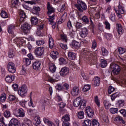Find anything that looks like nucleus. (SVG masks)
<instances>
[{
    "label": "nucleus",
    "instance_id": "32",
    "mask_svg": "<svg viewBox=\"0 0 126 126\" xmlns=\"http://www.w3.org/2000/svg\"><path fill=\"white\" fill-rule=\"evenodd\" d=\"M32 24L33 25H37L38 24V19L36 17H32L31 20Z\"/></svg>",
    "mask_w": 126,
    "mask_h": 126
},
{
    "label": "nucleus",
    "instance_id": "46",
    "mask_svg": "<svg viewBox=\"0 0 126 126\" xmlns=\"http://www.w3.org/2000/svg\"><path fill=\"white\" fill-rule=\"evenodd\" d=\"M61 40H62L63 42H64L65 43H66V42H67V37L66 36V35L61 34Z\"/></svg>",
    "mask_w": 126,
    "mask_h": 126
},
{
    "label": "nucleus",
    "instance_id": "50",
    "mask_svg": "<svg viewBox=\"0 0 126 126\" xmlns=\"http://www.w3.org/2000/svg\"><path fill=\"white\" fill-rule=\"evenodd\" d=\"M115 90H116L115 88L113 87L112 86H109L108 89V94H111Z\"/></svg>",
    "mask_w": 126,
    "mask_h": 126
},
{
    "label": "nucleus",
    "instance_id": "30",
    "mask_svg": "<svg viewBox=\"0 0 126 126\" xmlns=\"http://www.w3.org/2000/svg\"><path fill=\"white\" fill-rule=\"evenodd\" d=\"M101 52H102V55L103 57H106L109 54V52L108 51V50H107V49L104 47H101Z\"/></svg>",
    "mask_w": 126,
    "mask_h": 126
},
{
    "label": "nucleus",
    "instance_id": "31",
    "mask_svg": "<svg viewBox=\"0 0 126 126\" xmlns=\"http://www.w3.org/2000/svg\"><path fill=\"white\" fill-rule=\"evenodd\" d=\"M43 121L45 124H47V125H48L49 126H56V125H55V124H54V123L51 121H49V120L47 119V118H44L43 119Z\"/></svg>",
    "mask_w": 126,
    "mask_h": 126
},
{
    "label": "nucleus",
    "instance_id": "44",
    "mask_svg": "<svg viewBox=\"0 0 126 126\" xmlns=\"http://www.w3.org/2000/svg\"><path fill=\"white\" fill-rule=\"evenodd\" d=\"M92 126H101L100 123L97 121L96 119H94L92 122Z\"/></svg>",
    "mask_w": 126,
    "mask_h": 126
},
{
    "label": "nucleus",
    "instance_id": "15",
    "mask_svg": "<svg viewBox=\"0 0 126 126\" xmlns=\"http://www.w3.org/2000/svg\"><path fill=\"white\" fill-rule=\"evenodd\" d=\"M83 53L84 55H86L87 56H88V57H89V58H93V55L94 53H93L92 51H90L89 49H84L83 51Z\"/></svg>",
    "mask_w": 126,
    "mask_h": 126
},
{
    "label": "nucleus",
    "instance_id": "54",
    "mask_svg": "<svg viewBox=\"0 0 126 126\" xmlns=\"http://www.w3.org/2000/svg\"><path fill=\"white\" fill-rule=\"evenodd\" d=\"M83 25H82V24H81V23H79L78 22H76L75 23V27L76 28V29H80V28H81L82 27Z\"/></svg>",
    "mask_w": 126,
    "mask_h": 126
},
{
    "label": "nucleus",
    "instance_id": "16",
    "mask_svg": "<svg viewBox=\"0 0 126 126\" xmlns=\"http://www.w3.org/2000/svg\"><path fill=\"white\" fill-rule=\"evenodd\" d=\"M41 66V63L39 61H36L34 62L32 64V67L35 70H39L40 67Z\"/></svg>",
    "mask_w": 126,
    "mask_h": 126
},
{
    "label": "nucleus",
    "instance_id": "59",
    "mask_svg": "<svg viewBox=\"0 0 126 126\" xmlns=\"http://www.w3.org/2000/svg\"><path fill=\"white\" fill-rule=\"evenodd\" d=\"M59 63L60 64H64L66 63V61L63 58H61L59 59Z\"/></svg>",
    "mask_w": 126,
    "mask_h": 126
},
{
    "label": "nucleus",
    "instance_id": "58",
    "mask_svg": "<svg viewBox=\"0 0 126 126\" xmlns=\"http://www.w3.org/2000/svg\"><path fill=\"white\" fill-rule=\"evenodd\" d=\"M104 24L105 25L106 29H107V30H110V29H111V25L108 23V21H106Z\"/></svg>",
    "mask_w": 126,
    "mask_h": 126
},
{
    "label": "nucleus",
    "instance_id": "25",
    "mask_svg": "<svg viewBox=\"0 0 126 126\" xmlns=\"http://www.w3.org/2000/svg\"><path fill=\"white\" fill-rule=\"evenodd\" d=\"M93 82L94 86H99L100 85V78L98 77L94 78Z\"/></svg>",
    "mask_w": 126,
    "mask_h": 126
},
{
    "label": "nucleus",
    "instance_id": "55",
    "mask_svg": "<svg viewBox=\"0 0 126 126\" xmlns=\"http://www.w3.org/2000/svg\"><path fill=\"white\" fill-rule=\"evenodd\" d=\"M55 14H53L52 16H49V21L50 22V24H53L54 23V20H55Z\"/></svg>",
    "mask_w": 126,
    "mask_h": 126
},
{
    "label": "nucleus",
    "instance_id": "4",
    "mask_svg": "<svg viewBox=\"0 0 126 126\" xmlns=\"http://www.w3.org/2000/svg\"><path fill=\"white\" fill-rule=\"evenodd\" d=\"M14 115L16 117L24 118V117H25V111H24L22 108H20L14 112Z\"/></svg>",
    "mask_w": 126,
    "mask_h": 126
},
{
    "label": "nucleus",
    "instance_id": "64",
    "mask_svg": "<svg viewBox=\"0 0 126 126\" xmlns=\"http://www.w3.org/2000/svg\"><path fill=\"white\" fill-rule=\"evenodd\" d=\"M9 101H14L16 99V97L14 95H10L8 97Z\"/></svg>",
    "mask_w": 126,
    "mask_h": 126
},
{
    "label": "nucleus",
    "instance_id": "56",
    "mask_svg": "<svg viewBox=\"0 0 126 126\" xmlns=\"http://www.w3.org/2000/svg\"><path fill=\"white\" fill-rule=\"evenodd\" d=\"M119 107H124L125 105V101L124 100H119L117 103Z\"/></svg>",
    "mask_w": 126,
    "mask_h": 126
},
{
    "label": "nucleus",
    "instance_id": "3",
    "mask_svg": "<svg viewBox=\"0 0 126 126\" xmlns=\"http://www.w3.org/2000/svg\"><path fill=\"white\" fill-rule=\"evenodd\" d=\"M31 28H32V26L27 22L24 23L21 27L22 31L25 34H28V33H30Z\"/></svg>",
    "mask_w": 126,
    "mask_h": 126
},
{
    "label": "nucleus",
    "instance_id": "40",
    "mask_svg": "<svg viewBox=\"0 0 126 126\" xmlns=\"http://www.w3.org/2000/svg\"><path fill=\"white\" fill-rule=\"evenodd\" d=\"M77 117L78 119H82L84 118V112L83 111H79L78 112Z\"/></svg>",
    "mask_w": 126,
    "mask_h": 126
},
{
    "label": "nucleus",
    "instance_id": "47",
    "mask_svg": "<svg viewBox=\"0 0 126 126\" xmlns=\"http://www.w3.org/2000/svg\"><path fill=\"white\" fill-rule=\"evenodd\" d=\"M0 15L2 18H7L8 17L7 13L5 11H2L0 13Z\"/></svg>",
    "mask_w": 126,
    "mask_h": 126
},
{
    "label": "nucleus",
    "instance_id": "26",
    "mask_svg": "<svg viewBox=\"0 0 126 126\" xmlns=\"http://www.w3.org/2000/svg\"><path fill=\"white\" fill-rule=\"evenodd\" d=\"M62 121L63 123H68L70 121V118L69 115L68 114L64 115L62 118Z\"/></svg>",
    "mask_w": 126,
    "mask_h": 126
},
{
    "label": "nucleus",
    "instance_id": "6",
    "mask_svg": "<svg viewBox=\"0 0 126 126\" xmlns=\"http://www.w3.org/2000/svg\"><path fill=\"white\" fill-rule=\"evenodd\" d=\"M7 68L9 72L11 73H15L16 71L15 64L12 62H9L7 64Z\"/></svg>",
    "mask_w": 126,
    "mask_h": 126
},
{
    "label": "nucleus",
    "instance_id": "18",
    "mask_svg": "<svg viewBox=\"0 0 126 126\" xmlns=\"http://www.w3.org/2000/svg\"><path fill=\"white\" fill-rule=\"evenodd\" d=\"M17 44H19V45H23V44H25L26 43V41H27V39L25 37H21L16 39Z\"/></svg>",
    "mask_w": 126,
    "mask_h": 126
},
{
    "label": "nucleus",
    "instance_id": "1",
    "mask_svg": "<svg viewBox=\"0 0 126 126\" xmlns=\"http://www.w3.org/2000/svg\"><path fill=\"white\" fill-rule=\"evenodd\" d=\"M75 6L77 7L80 12H83V11H85L87 9V5L85 2L82 0H77V3L75 4Z\"/></svg>",
    "mask_w": 126,
    "mask_h": 126
},
{
    "label": "nucleus",
    "instance_id": "53",
    "mask_svg": "<svg viewBox=\"0 0 126 126\" xmlns=\"http://www.w3.org/2000/svg\"><path fill=\"white\" fill-rule=\"evenodd\" d=\"M118 9L122 14H124L125 13V10L124 9L123 6H122V5L120 4H119L118 6Z\"/></svg>",
    "mask_w": 126,
    "mask_h": 126
},
{
    "label": "nucleus",
    "instance_id": "43",
    "mask_svg": "<svg viewBox=\"0 0 126 126\" xmlns=\"http://www.w3.org/2000/svg\"><path fill=\"white\" fill-rule=\"evenodd\" d=\"M119 95H120V93H118V92L112 94L111 95L112 101H115V99H116V98H117V97H119Z\"/></svg>",
    "mask_w": 126,
    "mask_h": 126
},
{
    "label": "nucleus",
    "instance_id": "27",
    "mask_svg": "<svg viewBox=\"0 0 126 126\" xmlns=\"http://www.w3.org/2000/svg\"><path fill=\"white\" fill-rule=\"evenodd\" d=\"M55 44V42L54 41V39H53V37H49V48L50 49H53L54 48V45Z\"/></svg>",
    "mask_w": 126,
    "mask_h": 126
},
{
    "label": "nucleus",
    "instance_id": "24",
    "mask_svg": "<svg viewBox=\"0 0 126 126\" xmlns=\"http://www.w3.org/2000/svg\"><path fill=\"white\" fill-rule=\"evenodd\" d=\"M41 10V8L38 6H34L33 8L32 13L36 15H39V11Z\"/></svg>",
    "mask_w": 126,
    "mask_h": 126
},
{
    "label": "nucleus",
    "instance_id": "39",
    "mask_svg": "<svg viewBox=\"0 0 126 126\" xmlns=\"http://www.w3.org/2000/svg\"><path fill=\"white\" fill-rule=\"evenodd\" d=\"M103 104L106 110L109 109L110 108V107H111V103L108 101L104 100L103 102Z\"/></svg>",
    "mask_w": 126,
    "mask_h": 126
},
{
    "label": "nucleus",
    "instance_id": "7",
    "mask_svg": "<svg viewBox=\"0 0 126 126\" xmlns=\"http://www.w3.org/2000/svg\"><path fill=\"white\" fill-rule=\"evenodd\" d=\"M68 73H69V68L67 67H63L60 71V75L63 77H65L66 75H68Z\"/></svg>",
    "mask_w": 126,
    "mask_h": 126
},
{
    "label": "nucleus",
    "instance_id": "9",
    "mask_svg": "<svg viewBox=\"0 0 126 126\" xmlns=\"http://www.w3.org/2000/svg\"><path fill=\"white\" fill-rule=\"evenodd\" d=\"M19 15H20V20L19 21V24L20 25L22 24V23H24L25 22V19L26 18V14L23 11H20L19 12Z\"/></svg>",
    "mask_w": 126,
    "mask_h": 126
},
{
    "label": "nucleus",
    "instance_id": "14",
    "mask_svg": "<svg viewBox=\"0 0 126 126\" xmlns=\"http://www.w3.org/2000/svg\"><path fill=\"white\" fill-rule=\"evenodd\" d=\"M47 14H48V15H51L52 13L55 12V8H54V7L51 5L49 2H47Z\"/></svg>",
    "mask_w": 126,
    "mask_h": 126
},
{
    "label": "nucleus",
    "instance_id": "2",
    "mask_svg": "<svg viewBox=\"0 0 126 126\" xmlns=\"http://www.w3.org/2000/svg\"><path fill=\"white\" fill-rule=\"evenodd\" d=\"M110 67L113 69L112 74L113 75H118V74H120L121 67H120L119 65L116 63H111L110 64Z\"/></svg>",
    "mask_w": 126,
    "mask_h": 126
},
{
    "label": "nucleus",
    "instance_id": "41",
    "mask_svg": "<svg viewBox=\"0 0 126 126\" xmlns=\"http://www.w3.org/2000/svg\"><path fill=\"white\" fill-rule=\"evenodd\" d=\"M45 78L46 80L49 82H55V79H53L51 76L47 74L45 75Z\"/></svg>",
    "mask_w": 126,
    "mask_h": 126
},
{
    "label": "nucleus",
    "instance_id": "57",
    "mask_svg": "<svg viewBox=\"0 0 126 126\" xmlns=\"http://www.w3.org/2000/svg\"><path fill=\"white\" fill-rule=\"evenodd\" d=\"M118 111H119V109L111 108L110 109V112L111 114H116V113H118Z\"/></svg>",
    "mask_w": 126,
    "mask_h": 126
},
{
    "label": "nucleus",
    "instance_id": "8",
    "mask_svg": "<svg viewBox=\"0 0 126 126\" xmlns=\"http://www.w3.org/2000/svg\"><path fill=\"white\" fill-rule=\"evenodd\" d=\"M44 49L43 47H37L34 50V54L36 55V56L42 57L43 54H44Z\"/></svg>",
    "mask_w": 126,
    "mask_h": 126
},
{
    "label": "nucleus",
    "instance_id": "45",
    "mask_svg": "<svg viewBox=\"0 0 126 126\" xmlns=\"http://www.w3.org/2000/svg\"><path fill=\"white\" fill-rule=\"evenodd\" d=\"M81 19L83 22H84L85 23H89V19L88 18V17L86 16H83Z\"/></svg>",
    "mask_w": 126,
    "mask_h": 126
},
{
    "label": "nucleus",
    "instance_id": "38",
    "mask_svg": "<svg viewBox=\"0 0 126 126\" xmlns=\"http://www.w3.org/2000/svg\"><path fill=\"white\" fill-rule=\"evenodd\" d=\"M6 99V94L5 93H2L0 96V102L3 103L5 101Z\"/></svg>",
    "mask_w": 126,
    "mask_h": 126
},
{
    "label": "nucleus",
    "instance_id": "13",
    "mask_svg": "<svg viewBox=\"0 0 126 126\" xmlns=\"http://www.w3.org/2000/svg\"><path fill=\"white\" fill-rule=\"evenodd\" d=\"M82 101V99H81V98L78 97L75 99H74L73 105L74 107H79L80 106V104H81V102Z\"/></svg>",
    "mask_w": 126,
    "mask_h": 126
},
{
    "label": "nucleus",
    "instance_id": "34",
    "mask_svg": "<svg viewBox=\"0 0 126 126\" xmlns=\"http://www.w3.org/2000/svg\"><path fill=\"white\" fill-rule=\"evenodd\" d=\"M91 124H92V121L87 120H85L84 122L82 123L83 126H91Z\"/></svg>",
    "mask_w": 126,
    "mask_h": 126
},
{
    "label": "nucleus",
    "instance_id": "17",
    "mask_svg": "<svg viewBox=\"0 0 126 126\" xmlns=\"http://www.w3.org/2000/svg\"><path fill=\"white\" fill-rule=\"evenodd\" d=\"M79 94V88L77 87H74L71 91L72 96H77Z\"/></svg>",
    "mask_w": 126,
    "mask_h": 126
},
{
    "label": "nucleus",
    "instance_id": "60",
    "mask_svg": "<svg viewBox=\"0 0 126 126\" xmlns=\"http://www.w3.org/2000/svg\"><path fill=\"white\" fill-rule=\"evenodd\" d=\"M9 58L10 59H12L13 57H14V52H13V50H10L8 53Z\"/></svg>",
    "mask_w": 126,
    "mask_h": 126
},
{
    "label": "nucleus",
    "instance_id": "21",
    "mask_svg": "<svg viewBox=\"0 0 126 126\" xmlns=\"http://www.w3.org/2000/svg\"><path fill=\"white\" fill-rule=\"evenodd\" d=\"M81 43L80 42H78L75 40H73L72 42V46L74 49H79L81 47Z\"/></svg>",
    "mask_w": 126,
    "mask_h": 126
},
{
    "label": "nucleus",
    "instance_id": "29",
    "mask_svg": "<svg viewBox=\"0 0 126 126\" xmlns=\"http://www.w3.org/2000/svg\"><path fill=\"white\" fill-rule=\"evenodd\" d=\"M15 29V26L11 25L8 27V32L9 34H13V30Z\"/></svg>",
    "mask_w": 126,
    "mask_h": 126
},
{
    "label": "nucleus",
    "instance_id": "20",
    "mask_svg": "<svg viewBox=\"0 0 126 126\" xmlns=\"http://www.w3.org/2000/svg\"><path fill=\"white\" fill-rule=\"evenodd\" d=\"M50 57L53 60H57V58L59 57V52L56 51L51 52L50 53Z\"/></svg>",
    "mask_w": 126,
    "mask_h": 126
},
{
    "label": "nucleus",
    "instance_id": "63",
    "mask_svg": "<svg viewBox=\"0 0 126 126\" xmlns=\"http://www.w3.org/2000/svg\"><path fill=\"white\" fill-rule=\"evenodd\" d=\"M69 89V85L65 83L63 85V90H68Z\"/></svg>",
    "mask_w": 126,
    "mask_h": 126
},
{
    "label": "nucleus",
    "instance_id": "49",
    "mask_svg": "<svg viewBox=\"0 0 126 126\" xmlns=\"http://www.w3.org/2000/svg\"><path fill=\"white\" fill-rule=\"evenodd\" d=\"M24 62L26 63V65H30L31 64V60L28 58H24Z\"/></svg>",
    "mask_w": 126,
    "mask_h": 126
},
{
    "label": "nucleus",
    "instance_id": "61",
    "mask_svg": "<svg viewBox=\"0 0 126 126\" xmlns=\"http://www.w3.org/2000/svg\"><path fill=\"white\" fill-rule=\"evenodd\" d=\"M94 102L95 104H96V105L98 106V107H100V101H99V98L97 95L94 97Z\"/></svg>",
    "mask_w": 126,
    "mask_h": 126
},
{
    "label": "nucleus",
    "instance_id": "10",
    "mask_svg": "<svg viewBox=\"0 0 126 126\" xmlns=\"http://www.w3.org/2000/svg\"><path fill=\"white\" fill-rule=\"evenodd\" d=\"M86 113L89 118H93V116H94V110L90 106H87L86 108Z\"/></svg>",
    "mask_w": 126,
    "mask_h": 126
},
{
    "label": "nucleus",
    "instance_id": "23",
    "mask_svg": "<svg viewBox=\"0 0 126 126\" xmlns=\"http://www.w3.org/2000/svg\"><path fill=\"white\" fill-rule=\"evenodd\" d=\"M68 57L69 60H75L76 54L73 52H68Z\"/></svg>",
    "mask_w": 126,
    "mask_h": 126
},
{
    "label": "nucleus",
    "instance_id": "35",
    "mask_svg": "<svg viewBox=\"0 0 126 126\" xmlns=\"http://www.w3.org/2000/svg\"><path fill=\"white\" fill-rule=\"evenodd\" d=\"M32 95V92L31 93V95H30V101L28 103V105L29 106V107H32V108H35V105L34 104V103H33V100H32V96L31 95Z\"/></svg>",
    "mask_w": 126,
    "mask_h": 126
},
{
    "label": "nucleus",
    "instance_id": "19",
    "mask_svg": "<svg viewBox=\"0 0 126 126\" xmlns=\"http://www.w3.org/2000/svg\"><path fill=\"white\" fill-rule=\"evenodd\" d=\"M5 80L6 82H7L8 83H11V82L14 80V75H8L6 76Z\"/></svg>",
    "mask_w": 126,
    "mask_h": 126
},
{
    "label": "nucleus",
    "instance_id": "52",
    "mask_svg": "<svg viewBox=\"0 0 126 126\" xmlns=\"http://www.w3.org/2000/svg\"><path fill=\"white\" fill-rule=\"evenodd\" d=\"M101 67L104 68L107 66V61L104 60H101V63H100Z\"/></svg>",
    "mask_w": 126,
    "mask_h": 126
},
{
    "label": "nucleus",
    "instance_id": "11",
    "mask_svg": "<svg viewBox=\"0 0 126 126\" xmlns=\"http://www.w3.org/2000/svg\"><path fill=\"white\" fill-rule=\"evenodd\" d=\"M5 126H19V122L17 119L12 118L8 125H6Z\"/></svg>",
    "mask_w": 126,
    "mask_h": 126
},
{
    "label": "nucleus",
    "instance_id": "37",
    "mask_svg": "<svg viewBox=\"0 0 126 126\" xmlns=\"http://www.w3.org/2000/svg\"><path fill=\"white\" fill-rule=\"evenodd\" d=\"M24 121L25 124L26 125H27L28 126H33V125L32 124V122L31 121L27 118H24Z\"/></svg>",
    "mask_w": 126,
    "mask_h": 126
},
{
    "label": "nucleus",
    "instance_id": "22",
    "mask_svg": "<svg viewBox=\"0 0 126 126\" xmlns=\"http://www.w3.org/2000/svg\"><path fill=\"white\" fill-rule=\"evenodd\" d=\"M56 69H57V67H56L55 63H49V70L51 71V72H55Z\"/></svg>",
    "mask_w": 126,
    "mask_h": 126
},
{
    "label": "nucleus",
    "instance_id": "42",
    "mask_svg": "<svg viewBox=\"0 0 126 126\" xmlns=\"http://www.w3.org/2000/svg\"><path fill=\"white\" fill-rule=\"evenodd\" d=\"M55 87L58 91H63V86L62 84H57Z\"/></svg>",
    "mask_w": 126,
    "mask_h": 126
},
{
    "label": "nucleus",
    "instance_id": "62",
    "mask_svg": "<svg viewBox=\"0 0 126 126\" xmlns=\"http://www.w3.org/2000/svg\"><path fill=\"white\" fill-rule=\"evenodd\" d=\"M12 87L14 91H18V84H14L12 85Z\"/></svg>",
    "mask_w": 126,
    "mask_h": 126
},
{
    "label": "nucleus",
    "instance_id": "28",
    "mask_svg": "<svg viewBox=\"0 0 126 126\" xmlns=\"http://www.w3.org/2000/svg\"><path fill=\"white\" fill-rule=\"evenodd\" d=\"M116 27L118 29V34H123L124 31L123 30V28H122V25H121V24H117Z\"/></svg>",
    "mask_w": 126,
    "mask_h": 126
},
{
    "label": "nucleus",
    "instance_id": "51",
    "mask_svg": "<svg viewBox=\"0 0 126 126\" xmlns=\"http://www.w3.org/2000/svg\"><path fill=\"white\" fill-rule=\"evenodd\" d=\"M4 117L5 118H9L10 117V111L8 110H6L5 112L3 113Z\"/></svg>",
    "mask_w": 126,
    "mask_h": 126
},
{
    "label": "nucleus",
    "instance_id": "12",
    "mask_svg": "<svg viewBox=\"0 0 126 126\" xmlns=\"http://www.w3.org/2000/svg\"><path fill=\"white\" fill-rule=\"evenodd\" d=\"M80 35L82 38H85L88 35V30L86 28L82 29L81 32H80Z\"/></svg>",
    "mask_w": 126,
    "mask_h": 126
},
{
    "label": "nucleus",
    "instance_id": "48",
    "mask_svg": "<svg viewBox=\"0 0 126 126\" xmlns=\"http://www.w3.org/2000/svg\"><path fill=\"white\" fill-rule=\"evenodd\" d=\"M118 50L120 55H123V54H125V53H126V49L122 47L118 48Z\"/></svg>",
    "mask_w": 126,
    "mask_h": 126
},
{
    "label": "nucleus",
    "instance_id": "33",
    "mask_svg": "<svg viewBox=\"0 0 126 126\" xmlns=\"http://www.w3.org/2000/svg\"><path fill=\"white\" fill-rule=\"evenodd\" d=\"M91 88V86L90 85H86L84 86V88H83V91L84 93V94H86V92L88 91L89 90H90V89Z\"/></svg>",
    "mask_w": 126,
    "mask_h": 126
},
{
    "label": "nucleus",
    "instance_id": "36",
    "mask_svg": "<svg viewBox=\"0 0 126 126\" xmlns=\"http://www.w3.org/2000/svg\"><path fill=\"white\" fill-rule=\"evenodd\" d=\"M86 100L85 99H83L82 101L81 102V103L80 104V108L82 110H83V109H84V108L86 107Z\"/></svg>",
    "mask_w": 126,
    "mask_h": 126
},
{
    "label": "nucleus",
    "instance_id": "5",
    "mask_svg": "<svg viewBox=\"0 0 126 126\" xmlns=\"http://www.w3.org/2000/svg\"><path fill=\"white\" fill-rule=\"evenodd\" d=\"M18 93L20 96H25L27 93V87L25 85L22 86L19 88Z\"/></svg>",
    "mask_w": 126,
    "mask_h": 126
}]
</instances>
